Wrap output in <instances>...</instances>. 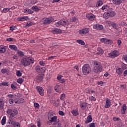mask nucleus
Wrapping results in <instances>:
<instances>
[{
  "label": "nucleus",
  "mask_w": 127,
  "mask_h": 127,
  "mask_svg": "<svg viewBox=\"0 0 127 127\" xmlns=\"http://www.w3.org/2000/svg\"><path fill=\"white\" fill-rule=\"evenodd\" d=\"M21 63L23 66L26 67L34 63V60L32 58H24L21 60Z\"/></svg>",
  "instance_id": "f257e3e1"
},
{
  "label": "nucleus",
  "mask_w": 127,
  "mask_h": 127,
  "mask_svg": "<svg viewBox=\"0 0 127 127\" xmlns=\"http://www.w3.org/2000/svg\"><path fill=\"white\" fill-rule=\"evenodd\" d=\"M6 114L9 116L10 121H12L13 118L14 117H16L17 114H18V112L16 109H11L10 108H8L6 110Z\"/></svg>",
  "instance_id": "f03ea898"
},
{
  "label": "nucleus",
  "mask_w": 127,
  "mask_h": 127,
  "mask_svg": "<svg viewBox=\"0 0 127 127\" xmlns=\"http://www.w3.org/2000/svg\"><path fill=\"white\" fill-rule=\"evenodd\" d=\"M102 69L103 66H102L101 63L96 61L94 62L93 72L95 73V74H99V73H101V72H102Z\"/></svg>",
  "instance_id": "7ed1b4c3"
},
{
  "label": "nucleus",
  "mask_w": 127,
  "mask_h": 127,
  "mask_svg": "<svg viewBox=\"0 0 127 127\" xmlns=\"http://www.w3.org/2000/svg\"><path fill=\"white\" fill-rule=\"evenodd\" d=\"M82 71L83 74L87 75L92 72V68L89 64H85L82 66Z\"/></svg>",
  "instance_id": "20e7f679"
},
{
  "label": "nucleus",
  "mask_w": 127,
  "mask_h": 127,
  "mask_svg": "<svg viewBox=\"0 0 127 127\" xmlns=\"http://www.w3.org/2000/svg\"><path fill=\"white\" fill-rule=\"evenodd\" d=\"M115 15H116V12L113 11L112 8H110L108 12H105L104 13L103 17L104 19H108L109 17H113V16H115Z\"/></svg>",
  "instance_id": "39448f33"
},
{
  "label": "nucleus",
  "mask_w": 127,
  "mask_h": 127,
  "mask_svg": "<svg viewBox=\"0 0 127 127\" xmlns=\"http://www.w3.org/2000/svg\"><path fill=\"white\" fill-rule=\"evenodd\" d=\"M54 20L53 17H49L48 18H43L42 19L41 21L43 24H50Z\"/></svg>",
  "instance_id": "423d86ee"
},
{
  "label": "nucleus",
  "mask_w": 127,
  "mask_h": 127,
  "mask_svg": "<svg viewBox=\"0 0 127 127\" xmlns=\"http://www.w3.org/2000/svg\"><path fill=\"white\" fill-rule=\"evenodd\" d=\"M55 24L57 27H59V26H63V25H68L69 22L67 20H61Z\"/></svg>",
  "instance_id": "0eeeda50"
},
{
  "label": "nucleus",
  "mask_w": 127,
  "mask_h": 127,
  "mask_svg": "<svg viewBox=\"0 0 127 127\" xmlns=\"http://www.w3.org/2000/svg\"><path fill=\"white\" fill-rule=\"evenodd\" d=\"M119 55H120V52L117 50L112 51L108 54V56L110 58H116V57H118Z\"/></svg>",
  "instance_id": "6e6552de"
},
{
  "label": "nucleus",
  "mask_w": 127,
  "mask_h": 127,
  "mask_svg": "<svg viewBox=\"0 0 127 127\" xmlns=\"http://www.w3.org/2000/svg\"><path fill=\"white\" fill-rule=\"evenodd\" d=\"M36 89L40 96H44V90L43 89V88H42V87L37 86Z\"/></svg>",
  "instance_id": "1a4fd4ad"
},
{
  "label": "nucleus",
  "mask_w": 127,
  "mask_h": 127,
  "mask_svg": "<svg viewBox=\"0 0 127 127\" xmlns=\"http://www.w3.org/2000/svg\"><path fill=\"white\" fill-rule=\"evenodd\" d=\"M102 43H105L106 44H112V41L110 39L107 38H102L100 39Z\"/></svg>",
  "instance_id": "9d476101"
},
{
  "label": "nucleus",
  "mask_w": 127,
  "mask_h": 127,
  "mask_svg": "<svg viewBox=\"0 0 127 127\" xmlns=\"http://www.w3.org/2000/svg\"><path fill=\"white\" fill-rule=\"evenodd\" d=\"M93 27L94 29H97L98 30H102V29H104V26L99 24H96L94 25Z\"/></svg>",
  "instance_id": "9b49d317"
},
{
  "label": "nucleus",
  "mask_w": 127,
  "mask_h": 127,
  "mask_svg": "<svg viewBox=\"0 0 127 127\" xmlns=\"http://www.w3.org/2000/svg\"><path fill=\"white\" fill-rule=\"evenodd\" d=\"M86 16L88 19L91 20V21L95 20V18H96V16L93 14H87Z\"/></svg>",
  "instance_id": "f8f14e48"
},
{
  "label": "nucleus",
  "mask_w": 127,
  "mask_h": 127,
  "mask_svg": "<svg viewBox=\"0 0 127 127\" xmlns=\"http://www.w3.org/2000/svg\"><path fill=\"white\" fill-rule=\"evenodd\" d=\"M14 101L15 104H22L23 103H24V99H23V98H16L14 99Z\"/></svg>",
  "instance_id": "ddd939ff"
},
{
  "label": "nucleus",
  "mask_w": 127,
  "mask_h": 127,
  "mask_svg": "<svg viewBox=\"0 0 127 127\" xmlns=\"http://www.w3.org/2000/svg\"><path fill=\"white\" fill-rule=\"evenodd\" d=\"M88 32H89V28H85L84 29L79 30L80 34H87Z\"/></svg>",
  "instance_id": "4468645a"
},
{
  "label": "nucleus",
  "mask_w": 127,
  "mask_h": 127,
  "mask_svg": "<svg viewBox=\"0 0 127 127\" xmlns=\"http://www.w3.org/2000/svg\"><path fill=\"white\" fill-rule=\"evenodd\" d=\"M18 21H24V20H29L28 16H23L17 18Z\"/></svg>",
  "instance_id": "2eb2a0df"
},
{
  "label": "nucleus",
  "mask_w": 127,
  "mask_h": 127,
  "mask_svg": "<svg viewBox=\"0 0 127 127\" xmlns=\"http://www.w3.org/2000/svg\"><path fill=\"white\" fill-rule=\"evenodd\" d=\"M50 122L51 123H55L53 125H57V116H53L52 118L50 119Z\"/></svg>",
  "instance_id": "dca6fc26"
},
{
  "label": "nucleus",
  "mask_w": 127,
  "mask_h": 127,
  "mask_svg": "<svg viewBox=\"0 0 127 127\" xmlns=\"http://www.w3.org/2000/svg\"><path fill=\"white\" fill-rule=\"evenodd\" d=\"M104 107L106 108H110V107H111V100H110V99L107 98L106 99V104Z\"/></svg>",
  "instance_id": "f3484780"
},
{
  "label": "nucleus",
  "mask_w": 127,
  "mask_h": 127,
  "mask_svg": "<svg viewBox=\"0 0 127 127\" xmlns=\"http://www.w3.org/2000/svg\"><path fill=\"white\" fill-rule=\"evenodd\" d=\"M52 33L54 34H59V33H61V30L59 29H54L52 30Z\"/></svg>",
  "instance_id": "a211bd4d"
},
{
  "label": "nucleus",
  "mask_w": 127,
  "mask_h": 127,
  "mask_svg": "<svg viewBox=\"0 0 127 127\" xmlns=\"http://www.w3.org/2000/svg\"><path fill=\"white\" fill-rule=\"evenodd\" d=\"M123 72H124V70L121 67L116 68V73H117L118 75H122Z\"/></svg>",
  "instance_id": "6ab92c4d"
},
{
  "label": "nucleus",
  "mask_w": 127,
  "mask_h": 127,
  "mask_svg": "<svg viewBox=\"0 0 127 127\" xmlns=\"http://www.w3.org/2000/svg\"><path fill=\"white\" fill-rule=\"evenodd\" d=\"M93 120L92 118V115H89L87 118V120L85 121V124H88L91 123Z\"/></svg>",
  "instance_id": "aec40b11"
},
{
  "label": "nucleus",
  "mask_w": 127,
  "mask_h": 127,
  "mask_svg": "<svg viewBox=\"0 0 127 127\" xmlns=\"http://www.w3.org/2000/svg\"><path fill=\"white\" fill-rule=\"evenodd\" d=\"M24 13H26L27 14H32V13H33V11L30 9L25 8L24 9Z\"/></svg>",
  "instance_id": "412c9836"
},
{
  "label": "nucleus",
  "mask_w": 127,
  "mask_h": 127,
  "mask_svg": "<svg viewBox=\"0 0 127 127\" xmlns=\"http://www.w3.org/2000/svg\"><path fill=\"white\" fill-rule=\"evenodd\" d=\"M126 111H127V106L126 105V104H124L121 109L122 114H123V115H124V114H126Z\"/></svg>",
  "instance_id": "4be33fe9"
},
{
  "label": "nucleus",
  "mask_w": 127,
  "mask_h": 127,
  "mask_svg": "<svg viewBox=\"0 0 127 127\" xmlns=\"http://www.w3.org/2000/svg\"><path fill=\"white\" fill-rule=\"evenodd\" d=\"M110 8H111V7H110V5L105 4L102 7L101 9L102 10H105V9H106L107 11H108V10H109Z\"/></svg>",
  "instance_id": "5701e85b"
},
{
  "label": "nucleus",
  "mask_w": 127,
  "mask_h": 127,
  "mask_svg": "<svg viewBox=\"0 0 127 127\" xmlns=\"http://www.w3.org/2000/svg\"><path fill=\"white\" fill-rule=\"evenodd\" d=\"M97 51V54L98 55H102L104 54V50L102 49V48H101L100 47L98 48Z\"/></svg>",
  "instance_id": "b1692460"
},
{
  "label": "nucleus",
  "mask_w": 127,
  "mask_h": 127,
  "mask_svg": "<svg viewBox=\"0 0 127 127\" xmlns=\"http://www.w3.org/2000/svg\"><path fill=\"white\" fill-rule=\"evenodd\" d=\"M11 124L12 125V126H13L14 127H20V124L19 123H16L14 121H11Z\"/></svg>",
  "instance_id": "393cba45"
},
{
  "label": "nucleus",
  "mask_w": 127,
  "mask_h": 127,
  "mask_svg": "<svg viewBox=\"0 0 127 127\" xmlns=\"http://www.w3.org/2000/svg\"><path fill=\"white\" fill-rule=\"evenodd\" d=\"M0 86H3V87H8L9 86V83L3 81L0 83Z\"/></svg>",
  "instance_id": "a878e982"
},
{
  "label": "nucleus",
  "mask_w": 127,
  "mask_h": 127,
  "mask_svg": "<svg viewBox=\"0 0 127 127\" xmlns=\"http://www.w3.org/2000/svg\"><path fill=\"white\" fill-rule=\"evenodd\" d=\"M80 107L82 110H85L87 108V105L85 103H80Z\"/></svg>",
  "instance_id": "bb28decb"
},
{
  "label": "nucleus",
  "mask_w": 127,
  "mask_h": 127,
  "mask_svg": "<svg viewBox=\"0 0 127 127\" xmlns=\"http://www.w3.org/2000/svg\"><path fill=\"white\" fill-rule=\"evenodd\" d=\"M9 48H10V49H12V50H14L15 51L17 50V47H16V46H15L14 45H9Z\"/></svg>",
  "instance_id": "cd10ccee"
},
{
  "label": "nucleus",
  "mask_w": 127,
  "mask_h": 127,
  "mask_svg": "<svg viewBox=\"0 0 127 127\" xmlns=\"http://www.w3.org/2000/svg\"><path fill=\"white\" fill-rule=\"evenodd\" d=\"M6 122V117L5 116H4L1 121V124L2 126H4V125H5Z\"/></svg>",
  "instance_id": "c85d7f7f"
},
{
  "label": "nucleus",
  "mask_w": 127,
  "mask_h": 127,
  "mask_svg": "<svg viewBox=\"0 0 127 127\" xmlns=\"http://www.w3.org/2000/svg\"><path fill=\"white\" fill-rule=\"evenodd\" d=\"M113 3L114 4H121L122 3V0H113Z\"/></svg>",
  "instance_id": "c756f323"
},
{
  "label": "nucleus",
  "mask_w": 127,
  "mask_h": 127,
  "mask_svg": "<svg viewBox=\"0 0 127 127\" xmlns=\"http://www.w3.org/2000/svg\"><path fill=\"white\" fill-rule=\"evenodd\" d=\"M100 5H103V1L102 0H99L96 3L97 7H99Z\"/></svg>",
  "instance_id": "7c9ffc66"
},
{
  "label": "nucleus",
  "mask_w": 127,
  "mask_h": 127,
  "mask_svg": "<svg viewBox=\"0 0 127 127\" xmlns=\"http://www.w3.org/2000/svg\"><path fill=\"white\" fill-rule=\"evenodd\" d=\"M3 105H4V102L2 100H0V110L3 109Z\"/></svg>",
  "instance_id": "2f4dec72"
},
{
  "label": "nucleus",
  "mask_w": 127,
  "mask_h": 127,
  "mask_svg": "<svg viewBox=\"0 0 127 127\" xmlns=\"http://www.w3.org/2000/svg\"><path fill=\"white\" fill-rule=\"evenodd\" d=\"M5 48L2 47L1 46H0V53H4L6 51Z\"/></svg>",
  "instance_id": "473e14b6"
},
{
  "label": "nucleus",
  "mask_w": 127,
  "mask_h": 127,
  "mask_svg": "<svg viewBox=\"0 0 127 127\" xmlns=\"http://www.w3.org/2000/svg\"><path fill=\"white\" fill-rule=\"evenodd\" d=\"M71 114H72V115L73 116H78V115H79V113L78 112V110H72L71 111Z\"/></svg>",
  "instance_id": "72a5a7b5"
},
{
  "label": "nucleus",
  "mask_w": 127,
  "mask_h": 127,
  "mask_svg": "<svg viewBox=\"0 0 127 127\" xmlns=\"http://www.w3.org/2000/svg\"><path fill=\"white\" fill-rule=\"evenodd\" d=\"M10 10V8H3V10H2L1 12H3L4 13H6V12H8Z\"/></svg>",
  "instance_id": "f704fd0d"
},
{
  "label": "nucleus",
  "mask_w": 127,
  "mask_h": 127,
  "mask_svg": "<svg viewBox=\"0 0 127 127\" xmlns=\"http://www.w3.org/2000/svg\"><path fill=\"white\" fill-rule=\"evenodd\" d=\"M17 53L19 56H20V57H23V56H24V53L21 52V51H17Z\"/></svg>",
  "instance_id": "c9c22d12"
},
{
  "label": "nucleus",
  "mask_w": 127,
  "mask_h": 127,
  "mask_svg": "<svg viewBox=\"0 0 127 127\" xmlns=\"http://www.w3.org/2000/svg\"><path fill=\"white\" fill-rule=\"evenodd\" d=\"M77 43L80 44V45H85V42L84 41L81 40H77Z\"/></svg>",
  "instance_id": "e433bc0d"
},
{
  "label": "nucleus",
  "mask_w": 127,
  "mask_h": 127,
  "mask_svg": "<svg viewBox=\"0 0 127 127\" xmlns=\"http://www.w3.org/2000/svg\"><path fill=\"white\" fill-rule=\"evenodd\" d=\"M127 64H121V68H122V69L125 71V70H126V69H127Z\"/></svg>",
  "instance_id": "4c0bfd02"
},
{
  "label": "nucleus",
  "mask_w": 127,
  "mask_h": 127,
  "mask_svg": "<svg viewBox=\"0 0 127 127\" xmlns=\"http://www.w3.org/2000/svg\"><path fill=\"white\" fill-rule=\"evenodd\" d=\"M16 75L17 77H21L22 73L19 70H16Z\"/></svg>",
  "instance_id": "58836bf2"
},
{
  "label": "nucleus",
  "mask_w": 127,
  "mask_h": 127,
  "mask_svg": "<svg viewBox=\"0 0 127 127\" xmlns=\"http://www.w3.org/2000/svg\"><path fill=\"white\" fill-rule=\"evenodd\" d=\"M52 117H53V114L52 113V112H49L48 114V118L49 120H50V119H52Z\"/></svg>",
  "instance_id": "ea45409f"
},
{
  "label": "nucleus",
  "mask_w": 127,
  "mask_h": 127,
  "mask_svg": "<svg viewBox=\"0 0 127 127\" xmlns=\"http://www.w3.org/2000/svg\"><path fill=\"white\" fill-rule=\"evenodd\" d=\"M17 82L19 84H22V83L23 82V79L20 78L17 80Z\"/></svg>",
  "instance_id": "a19ab883"
},
{
  "label": "nucleus",
  "mask_w": 127,
  "mask_h": 127,
  "mask_svg": "<svg viewBox=\"0 0 127 127\" xmlns=\"http://www.w3.org/2000/svg\"><path fill=\"white\" fill-rule=\"evenodd\" d=\"M35 69H36V72H37L38 73H40V66L39 65L36 66Z\"/></svg>",
  "instance_id": "79ce46f5"
},
{
  "label": "nucleus",
  "mask_w": 127,
  "mask_h": 127,
  "mask_svg": "<svg viewBox=\"0 0 127 127\" xmlns=\"http://www.w3.org/2000/svg\"><path fill=\"white\" fill-rule=\"evenodd\" d=\"M16 29V26L12 25L10 27V30L11 31H13V30H15Z\"/></svg>",
  "instance_id": "37998d69"
},
{
  "label": "nucleus",
  "mask_w": 127,
  "mask_h": 127,
  "mask_svg": "<svg viewBox=\"0 0 127 127\" xmlns=\"http://www.w3.org/2000/svg\"><path fill=\"white\" fill-rule=\"evenodd\" d=\"M32 9L34 10V11H37L39 10V8H38V7L35 6H33L32 7Z\"/></svg>",
  "instance_id": "c03bdc74"
},
{
  "label": "nucleus",
  "mask_w": 127,
  "mask_h": 127,
  "mask_svg": "<svg viewBox=\"0 0 127 127\" xmlns=\"http://www.w3.org/2000/svg\"><path fill=\"white\" fill-rule=\"evenodd\" d=\"M113 120L114 122H119L121 121V119L120 118L117 117H113Z\"/></svg>",
  "instance_id": "a18cd8bd"
},
{
  "label": "nucleus",
  "mask_w": 127,
  "mask_h": 127,
  "mask_svg": "<svg viewBox=\"0 0 127 127\" xmlns=\"http://www.w3.org/2000/svg\"><path fill=\"white\" fill-rule=\"evenodd\" d=\"M112 26L113 28H115V29H118V28L117 27V24H116V23H112Z\"/></svg>",
  "instance_id": "49530a36"
},
{
  "label": "nucleus",
  "mask_w": 127,
  "mask_h": 127,
  "mask_svg": "<svg viewBox=\"0 0 127 127\" xmlns=\"http://www.w3.org/2000/svg\"><path fill=\"white\" fill-rule=\"evenodd\" d=\"M33 24H34L33 22H27L26 26H27L28 27H29V26H31V25H33Z\"/></svg>",
  "instance_id": "de8ad7c7"
},
{
  "label": "nucleus",
  "mask_w": 127,
  "mask_h": 127,
  "mask_svg": "<svg viewBox=\"0 0 127 127\" xmlns=\"http://www.w3.org/2000/svg\"><path fill=\"white\" fill-rule=\"evenodd\" d=\"M86 93L87 94H93V93H94V91H93L91 89L87 90H86Z\"/></svg>",
  "instance_id": "09e8293b"
},
{
  "label": "nucleus",
  "mask_w": 127,
  "mask_h": 127,
  "mask_svg": "<svg viewBox=\"0 0 127 127\" xmlns=\"http://www.w3.org/2000/svg\"><path fill=\"white\" fill-rule=\"evenodd\" d=\"M37 79H38V80H40V81H41L43 79V76H42V75H39L38 76Z\"/></svg>",
  "instance_id": "8fccbe9b"
},
{
  "label": "nucleus",
  "mask_w": 127,
  "mask_h": 127,
  "mask_svg": "<svg viewBox=\"0 0 127 127\" xmlns=\"http://www.w3.org/2000/svg\"><path fill=\"white\" fill-rule=\"evenodd\" d=\"M7 96L9 97V98H15V97H16V95L9 94L7 95Z\"/></svg>",
  "instance_id": "3c124183"
},
{
  "label": "nucleus",
  "mask_w": 127,
  "mask_h": 127,
  "mask_svg": "<svg viewBox=\"0 0 127 127\" xmlns=\"http://www.w3.org/2000/svg\"><path fill=\"white\" fill-rule=\"evenodd\" d=\"M34 106L35 107V108H37V109H39V104L37 103H35L34 104Z\"/></svg>",
  "instance_id": "603ef678"
},
{
  "label": "nucleus",
  "mask_w": 127,
  "mask_h": 127,
  "mask_svg": "<svg viewBox=\"0 0 127 127\" xmlns=\"http://www.w3.org/2000/svg\"><path fill=\"white\" fill-rule=\"evenodd\" d=\"M6 41H8V42H11L13 41V39L12 38H7L6 39Z\"/></svg>",
  "instance_id": "864d4df0"
},
{
  "label": "nucleus",
  "mask_w": 127,
  "mask_h": 127,
  "mask_svg": "<svg viewBox=\"0 0 127 127\" xmlns=\"http://www.w3.org/2000/svg\"><path fill=\"white\" fill-rule=\"evenodd\" d=\"M96 126H95V123H90L87 127H95Z\"/></svg>",
  "instance_id": "5fc2aeb1"
},
{
  "label": "nucleus",
  "mask_w": 127,
  "mask_h": 127,
  "mask_svg": "<svg viewBox=\"0 0 127 127\" xmlns=\"http://www.w3.org/2000/svg\"><path fill=\"white\" fill-rule=\"evenodd\" d=\"M14 102V100L13 99L11 98L9 100V103L10 104V105H12Z\"/></svg>",
  "instance_id": "6e6d98bb"
},
{
  "label": "nucleus",
  "mask_w": 127,
  "mask_h": 127,
  "mask_svg": "<svg viewBox=\"0 0 127 127\" xmlns=\"http://www.w3.org/2000/svg\"><path fill=\"white\" fill-rule=\"evenodd\" d=\"M11 88L13 90H16V86H15L13 84H11Z\"/></svg>",
  "instance_id": "4d7b16f0"
},
{
  "label": "nucleus",
  "mask_w": 127,
  "mask_h": 127,
  "mask_svg": "<svg viewBox=\"0 0 127 127\" xmlns=\"http://www.w3.org/2000/svg\"><path fill=\"white\" fill-rule=\"evenodd\" d=\"M65 98V94H62L61 95V97L60 98V99L62 100V101H63V100H64V98Z\"/></svg>",
  "instance_id": "13d9d810"
},
{
  "label": "nucleus",
  "mask_w": 127,
  "mask_h": 127,
  "mask_svg": "<svg viewBox=\"0 0 127 127\" xmlns=\"http://www.w3.org/2000/svg\"><path fill=\"white\" fill-rule=\"evenodd\" d=\"M123 59H124L126 61V62H127V55H124L123 56Z\"/></svg>",
  "instance_id": "bf43d9fd"
},
{
  "label": "nucleus",
  "mask_w": 127,
  "mask_h": 127,
  "mask_svg": "<svg viewBox=\"0 0 127 127\" xmlns=\"http://www.w3.org/2000/svg\"><path fill=\"white\" fill-rule=\"evenodd\" d=\"M59 114L60 115V116H64V115H65V114L64 113V112H63V111H60L59 112Z\"/></svg>",
  "instance_id": "052dcab7"
},
{
  "label": "nucleus",
  "mask_w": 127,
  "mask_h": 127,
  "mask_svg": "<svg viewBox=\"0 0 127 127\" xmlns=\"http://www.w3.org/2000/svg\"><path fill=\"white\" fill-rule=\"evenodd\" d=\"M1 73H2V74H5V73H6V69H2L1 70Z\"/></svg>",
  "instance_id": "680f3d73"
},
{
  "label": "nucleus",
  "mask_w": 127,
  "mask_h": 127,
  "mask_svg": "<svg viewBox=\"0 0 127 127\" xmlns=\"http://www.w3.org/2000/svg\"><path fill=\"white\" fill-rule=\"evenodd\" d=\"M39 64L41 66H44V63L43 62V61H40Z\"/></svg>",
  "instance_id": "e2e57ef3"
},
{
  "label": "nucleus",
  "mask_w": 127,
  "mask_h": 127,
  "mask_svg": "<svg viewBox=\"0 0 127 127\" xmlns=\"http://www.w3.org/2000/svg\"><path fill=\"white\" fill-rule=\"evenodd\" d=\"M127 75V70H126L124 72V77H126Z\"/></svg>",
  "instance_id": "0e129e2a"
},
{
  "label": "nucleus",
  "mask_w": 127,
  "mask_h": 127,
  "mask_svg": "<svg viewBox=\"0 0 127 127\" xmlns=\"http://www.w3.org/2000/svg\"><path fill=\"white\" fill-rule=\"evenodd\" d=\"M118 44L119 46L121 45L122 44V41L121 40H118Z\"/></svg>",
  "instance_id": "69168bd1"
},
{
  "label": "nucleus",
  "mask_w": 127,
  "mask_h": 127,
  "mask_svg": "<svg viewBox=\"0 0 127 127\" xmlns=\"http://www.w3.org/2000/svg\"><path fill=\"white\" fill-rule=\"evenodd\" d=\"M90 100H92V101H96V98L91 96L90 97Z\"/></svg>",
  "instance_id": "338daca9"
},
{
  "label": "nucleus",
  "mask_w": 127,
  "mask_h": 127,
  "mask_svg": "<svg viewBox=\"0 0 127 127\" xmlns=\"http://www.w3.org/2000/svg\"><path fill=\"white\" fill-rule=\"evenodd\" d=\"M98 85H100V86H102V85H103V81H100L98 82Z\"/></svg>",
  "instance_id": "774afa93"
}]
</instances>
